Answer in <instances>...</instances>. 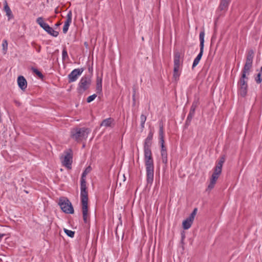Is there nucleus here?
Listing matches in <instances>:
<instances>
[{
    "instance_id": "ddd939ff",
    "label": "nucleus",
    "mask_w": 262,
    "mask_h": 262,
    "mask_svg": "<svg viewBox=\"0 0 262 262\" xmlns=\"http://www.w3.org/2000/svg\"><path fill=\"white\" fill-rule=\"evenodd\" d=\"M17 83L19 87L22 90H24L26 89L27 86V82L25 78L22 76H20L17 78Z\"/></svg>"
},
{
    "instance_id": "c9c22d12",
    "label": "nucleus",
    "mask_w": 262,
    "mask_h": 262,
    "mask_svg": "<svg viewBox=\"0 0 262 262\" xmlns=\"http://www.w3.org/2000/svg\"><path fill=\"white\" fill-rule=\"evenodd\" d=\"M69 26H70V25H68L64 23L63 27V30H62L63 33L66 34L67 32V31L69 29Z\"/></svg>"
},
{
    "instance_id": "7ed1b4c3",
    "label": "nucleus",
    "mask_w": 262,
    "mask_h": 262,
    "mask_svg": "<svg viewBox=\"0 0 262 262\" xmlns=\"http://www.w3.org/2000/svg\"><path fill=\"white\" fill-rule=\"evenodd\" d=\"M183 59L181 53L176 51L174 53L173 56V78L175 81L178 80L181 73V69L183 65Z\"/></svg>"
},
{
    "instance_id": "a878e982",
    "label": "nucleus",
    "mask_w": 262,
    "mask_h": 262,
    "mask_svg": "<svg viewBox=\"0 0 262 262\" xmlns=\"http://www.w3.org/2000/svg\"><path fill=\"white\" fill-rule=\"evenodd\" d=\"M64 231L69 237H73L74 236L75 232L74 231L68 230L67 229H64Z\"/></svg>"
},
{
    "instance_id": "e433bc0d",
    "label": "nucleus",
    "mask_w": 262,
    "mask_h": 262,
    "mask_svg": "<svg viewBox=\"0 0 262 262\" xmlns=\"http://www.w3.org/2000/svg\"><path fill=\"white\" fill-rule=\"evenodd\" d=\"M215 183H212V182H210L208 186V187L207 188V190H211L212 189H213V188L214 187V185H215Z\"/></svg>"
},
{
    "instance_id": "c03bdc74",
    "label": "nucleus",
    "mask_w": 262,
    "mask_h": 262,
    "mask_svg": "<svg viewBox=\"0 0 262 262\" xmlns=\"http://www.w3.org/2000/svg\"><path fill=\"white\" fill-rule=\"evenodd\" d=\"M60 25V23H57V24H56V26H59Z\"/></svg>"
},
{
    "instance_id": "37998d69",
    "label": "nucleus",
    "mask_w": 262,
    "mask_h": 262,
    "mask_svg": "<svg viewBox=\"0 0 262 262\" xmlns=\"http://www.w3.org/2000/svg\"><path fill=\"white\" fill-rule=\"evenodd\" d=\"M259 73H261V75H262V67H261L260 71Z\"/></svg>"
},
{
    "instance_id": "cd10ccee",
    "label": "nucleus",
    "mask_w": 262,
    "mask_h": 262,
    "mask_svg": "<svg viewBox=\"0 0 262 262\" xmlns=\"http://www.w3.org/2000/svg\"><path fill=\"white\" fill-rule=\"evenodd\" d=\"M141 125L142 127H144V123L146 120V116L144 115H141L140 117Z\"/></svg>"
},
{
    "instance_id": "5701e85b",
    "label": "nucleus",
    "mask_w": 262,
    "mask_h": 262,
    "mask_svg": "<svg viewBox=\"0 0 262 262\" xmlns=\"http://www.w3.org/2000/svg\"><path fill=\"white\" fill-rule=\"evenodd\" d=\"M72 12H71V11H69L67 14V20L64 22V23L68 25H70V24L72 22Z\"/></svg>"
},
{
    "instance_id": "c85d7f7f",
    "label": "nucleus",
    "mask_w": 262,
    "mask_h": 262,
    "mask_svg": "<svg viewBox=\"0 0 262 262\" xmlns=\"http://www.w3.org/2000/svg\"><path fill=\"white\" fill-rule=\"evenodd\" d=\"M255 80L257 83H260L262 81V77L261 73H259L255 78Z\"/></svg>"
},
{
    "instance_id": "bb28decb",
    "label": "nucleus",
    "mask_w": 262,
    "mask_h": 262,
    "mask_svg": "<svg viewBox=\"0 0 262 262\" xmlns=\"http://www.w3.org/2000/svg\"><path fill=\"white\" fill-rule=\"evenodd\" d=\"M159 135L161 139V144L162 143H164V130H163V127L162 126H160V131H159Z\"/></svg>"
},
{
    "instance_id": "0eeeda50",
    "label": "nucleus",
    "mask_w": 262,
    "mask_h": 262,
    "mask_svg": "<svg viewBox=\"0 0 262 262\" xmlns=\"http://www.w3.org/2000/svg\"><path fill=\"white\" fill-rule=\"evenodd\" d=\"M61 210L66 213L72 214L74 213V209L71 202L66 198H61L58 203Z\"/></svg>"
},
{
    "instance_id": "4c0bfd02",
    "label": "nucleus",
    "mask_w": 262,
    "mask_h": 262,
    "mask_svg": "<svg viewBox=\"0 0 262 262\" xmlns=\"http://www.w3.org/2000/svg\"><path fill=\"white\" fill-rule=\"evenodd\" d=\"M90 168L88 167L82 173V177H84L89 171Z\"/></svg>"
},
{
    "instance_id": "7c9ffc66",
    "label": "nucleus",
    "mask_w": 262,
    "mask_h": 262,
    "mask_svg": "<svg viewBox=\"0 0 262 262\" xmlns=\"http://www.w3.org/2000/svg\"><path fill=\"white\" fill-rule=\"evenodd\" d=\"M32 70H33V72L35 74H36L38 77H39L40 78H41L43 77L42 74L37 69L33 68Z\"/></svg>"
},
{
    "instance_id": "f03ea898",
    "label": "nucleus",
    "mask_w": 262,
    "mask_h": 262,
    "mask_svg": "<svg viewBox=\"0 0 262 262\" xmlns=\"http://www.w3.org/2000/svg\"><path fill=\"white\" fill-rule=\"evenodd\" d=\"M80 199L82 205L83 219L87 223L89 218L88 212V194L86 191V184H80Z\"/></svg>"
},
{
    "instance_id": "473e14b6",
    "label": "nucleus",
    "mask_w": 262,
    "mask_h": 262,
    "mask_svg": "<svg viewBox=\"0 0 262 262\" xmlns=\"http://www.w3.org/2000/svg\"><path fill=\"white\" fill-rule=\"evenodd\" d=\"M2 46H3V50L5 51V52H6V51L7 50V48H8V42H7V40H4L3 41Z\"/></svg>"
},
{
    "instance_id": "f8f14e48",
    "label": "nucleus",
    "mask_w": 262,
    "mask_h": 262,
    "mask_svg": "<svg viewBox=\"0 0 262 262\" xmlns=\"http://www.w3.org/2000/svg\"><path fill=\"white\" fill-rule=\"evenodd\" d=\"M153 137V134L150 132L147 138H146L144 142V150H150V145L151 144V140Z\"/></svg>"
},
{
    "instance_id": "72a5a7b5",
    "label": "nucleus",
    "mask_w": 262,
    "mask_h": 262,
    "mask_svg": "<svg viewBox=\"0 0 262 262\" xmlns=\"http://www.w3.org/2000/svg\"><path fill=\"white\" fill-rule=\"evenodd\" d=\"M225 160V158L224 157H222L220 161L217 163L216 165L222 168L223 164L224 163Z\"/></svg>"
},
{
    "instance_id": "f704fd0d",
    "label": "nucleus",
    "mask_w": 262,
    "mask_h": 262,
    "mask_svg": "<svg viewBox=\"0 0 262 262\" xmlns=\"http://www.w3.org/2000/svg\"><path fill=\"white\" fill-rule=\"evenodd\" d=\"M225 160V158L224 157H222L220 161L217 163L216 165L222 168L223 164L224 163Z\"/></svg>"
},
{
    "instance_id": "aec40b11",
    "label": "nucleus",
    "mask_w": 262,
    "mask_h": 262,
    "mask_svg": "<svg viewBox=\"0 0 262 262\" xmlns=\"http://www.w3.org/2000/svg\"><path fill=\"white\" fill-rule=\"evenodd\" d=\"M204 50L200 49V52L199 54L197 55V56L194 59L193 64H192V68H194L196 67L199 63L203 53Z\"/></svg>"
},
{
    "instance_id": "39448f33",
    "label": "nucleus",
    "mask_w": 262,
    "mask_h": 262,
    "mask_svg": "<svg viewBox=\"0 0 262 262\" xmlns=\"http://www.w3.org/2000/svg\"><path fill=\"white\" fill-rule=\"evenodd\" d=\"M90 132L88 128H76L71 132V136L76 140H81L86 138Z\"/></svg>"
},
{
    "instance_id": "58836bf2",
    "label": "nucleus",
    "mask_w": 262,
    "mask_h": 262,
    "mask_svg": "<svg viewBox=\"0 0 262 262\" xmlns=\"http://www.w3.org/2000/svg\"><path fill=\"white\" fill-rule=\"evenodd\" d=\"M62 57H63V58H65L66 57H68L67 52L65 50H63L62 51Z\"/></svg>"
},
{
    "instance_id": "393cba45",
    "label": "nucleus",
    "mask_w": 262,
    "mask_h": 262,
    "mask_svg": "<svg viewBox=\"0 0 262 262\" xmlns=\"http://www.w3.org/2000/svg\"><path fill=\"white\" fill-rule=\"evenodd\" d=\"M196 105L193 104L191 107L190 111L189 112V114L188 115L187 119H191L192 118V116L194 115V111L195 110Z\"/></svg>"
},
{
    "instance_id": "dca6fc26",
    "label": "nucleus",
    "mask_w": 262,
    "mask_h": 262,
    "mask_svg": "<svg viewBox=\"0 0 262 262\" xmlns=\"http://www.w3.org/2000/svg\"><path fill=\"white\" fill-rule=\"evenodd\" d=\"M36 23L37 24L39 25V26L42 28L45 31L49 26L48 24H47L44 21L43 17H39L36 19Z\"/></svg>"
},
{
    "instance_id": "ea45409f",
    "label": "nucleus",
    "mask_w": 262,
    "mask_h": 262,
    "mask_svg": "<svg viewBox=\"0 0 262 262\" xmlns=\"http://www.w3.org/2000/svg\"><path fill=\"white\" fill-rule=\"evenodd\" d=\"M86 184V182L85 181V180L83 179V177H82V179L81 180V184Z\"/></svg>"
},
{
    "instance_id": "9b49d317",
    "label": "nucleus",
    "mask_w": 262,
    "mask_h": 262,
    "mask_svg": "<svg viewBox=\"0 0 262 262\" xmlns=\"http://www.w3.org/2000/svg\"><path fill=\"white\" fill-rule=\"evenodd\" d=\"M83 71L82 69H75L73 70L68 75L69 82H73L75 81L78 77L81 75Z\"/></svg>"
},
{
    "instance_id": "412c9836",
    "label": "nucleus",
    "mask_w": 262,
    "mask_h": 262,
    "mask_svg": "<svg viewBox=\"0 0 262 262\" xmlns=\"http://www.w3.org/2000/svg\"><path fill=\"white\" fill-rule=\"evenodd\" d=\"M45 31L54 37H57L58 35V32L57 31H55L52 27L49 26L45 30Z\"/></svg>"
},
{
    "instance_id": "1a4fd4ad",
    "label": "nucleus",
    "mask_w": 262,
    "mask_h": 262,
    "mask_svg": "<svg viewBox=\"0 0 262 262\" xmlns=\"http://www.w3.org/2000/svg\"><path fill=\"white\" fill-rule=\"evenodd\" d=\"M197 209L194 208L189 216L183 221L182 223V226L184 229L187 230L191 227Z\"/></svg>"
},
{
    "instance_id": "9d476101",
    "label": "nucleus",
    "mask_w": 262,
    "mask_h": 262,
    "mask_svg": "<svg viewBox=\"0 0 262 262\" xmlns=\"http://www.w3.org/2000/svg\"><path fill=\"white\" fill-rule=\"evenodd\" d=\"M246 79H247V77L243 78L242 76L238 82L239 93L243 97L245 96L247 92V84Z\"/></svg>"
},
{
    "instance_id": "20e7f679",
    "label": "nucleus",
    "mask_w": 262,
    "mask_h": 262,
    "mask_svg": "<svg viewBox=\"0 0 262 262\" xmlns=\"http://www.w3.org/2000/svg\"><path fill=\"white\" fill-rule=\"evenodd\" d=\"M254 54V52L252 50L249 51L247 53L246 62L242 71V77L243 78H246V76L248 75L250 72L252 67Z\"/></svg>"
},
{
    "instance_id": "4be33fe9",
    "label": "nucleus",
    "mask_w": 262,
    "mask_h": 262,
    "mask_svg": "<svg viewBox=\"0 0 262 262\" xmlns=\"http://www.w3.org/2000/svg\"><path fill=\"white\" fill-rule=\"evenodd\" d=\"M205 33L202 31L200 33V49L204 50Z\"/></svg>"
},
{
    "instance_id": "2f4dec72",
    "label": "nucleus",
    "mask_w": 262,
    "mask_h": 262,
    "mask_svg": "<svg viewBox=\"0 0 262 262\" xmlns=\"http://www.w3.org/2000/svg\"><path fill=\"white\" fill-rule=\"evenodd\" d=\"M96 97L97 95L96 94H93L91 96H89L87 98V102L88 103L92 102L96 98Z\"/></svg>"
},
{
    "instance_id": "4468645a",
    "label": "nucleus",
    "mask_w": 262,
    "mask_h": 262,
    "mask_svg": "<svg viewBox=\"0 0 262 262\" xmlns=\"http://www.w3.org/2000/svg\"><path fill=\"white\" fill-rule=\"evenodd\" d=\"M114 119L112 118H108L103 120L100 124V126L105 127H112Z\"/></svg>"
},
{
    "instance_id": "6e6552de",
    "label": "nucleus",
    "mask_w": 262,
    "mask_h": 262,
    "mask_svg": "<svg viewBox=\"0 0 262 262\" xmlns=\"http://www.w3.org/2000/svg\"><path fill=\"white\" fill-rule=\"evenodd\" d=\"M91 84V79L88 76L82 77L78 84V90L82 93L86 90Z\"/></svg>"
},
{
    "instance_id": "79ce46f5",
    "label": "nucleus",
    "mask_w": 262,
    "mask_h": 262,
    "mask_svg": "<svg viewBox=\"0 0 262 262\" xmlns=\"http://www.w3.org/2000/svg\"><path fill=\"white\" fill-rule=\"evenodd\" d=\"M2 120L1 115L0 114V123L1 122Z\"/></svg>"
},
{
    "instance_id": "2eb2a0df",
    "label": "nucleus",
    "mask_w": 262,
    "mask_h": 262,
    "mask_svg": "<svg viewBox=\"0 0 262 262\" xmlns=\"http://www.w3.org/2000/svg\"><path fill=\"white\" fill-rule=\"evenodd\" d=\"M161 156L162 162L167 164V155L166 149L164 146L163 143L161 144Z\"/></svg>"
},
{
    "instance_id": "423d86ee",
    "label": "nucleus",
    "mask_w": 262,
    "mask_h": 262,
    "mask_svg": "<svg viewBox=\"0 0 262 262\" xmlns=\"http://www.w3.org/2000/svg\"><path fill=\"white\" fill-rule=\"evenodd\" d=\"M73 152L71 149H69L64 151L61 157V161L62 165L68 169L71 168L72 163Z\"/></svg>"
},
{
    "instance_id": "a19ab883",
    "label": "nucleus",
    "mask_w": 262,
    "mask_h": 262,
    "mask_svg": "<svg viewBox=\"0 0 262 262\" xmlns=\"http://www.w3.org/2000/svg\"><path fill=\"white\" fill-rule=\"evenodd\" d=\"M4 234H0V239H2L4 236Z\"/></svg>"
},
{
    "instance_id": "b1692460",
    "label": "nucleus",
    "mask_w": 262,
    "mask_h": 262,
    "mask_svg": "<svg viewBox=\"0 0 262 262\" xmlns=\"http://www.w3.org/2000/svg\"><path fill=\"white\" fill-rule=\"evenodd\" d=\"M222 167L216 165L212 174L219 177L220 174L222 172Z\"/></svg>"
},
{
    "instance_id": "a211bd4d",
    "label": "nucleus",
    "mask_w": 262,
    "mask_h": 262,
    "mask_svg": "<svg viewBox=\"0 0 262 262\" xmlns=\"http://www.w3.org/2000/svg\"><path fill=\"white\" fill-rule=\"evenodd\" d=\"M102 77L97 76L96 80V92L97 93H100L102 92Z\"/></svg>"
},
{
    "instance_id": "c756f323",
    "label": "nucleus",
    "mask_w": 262,
    "mask_h": 262,
    "mask_svg": "<svg viewBox=\"0 0 262 262\" xmlns=\"http://www.w3.org/2000/svg\"><path fill=\"white\" fill-rule=\"evenodd\" d=\"M219 177L215 176L214 174H212L211 177L210 178V182L212 183H216L217 180L218 179Z\"/></svg>"
},
{
    "instance_id": "f3484780",
    "label": "nucleus",
    "mask_w": 262,
    "mask_h": 262,
    "mask_svg": "<svg viewBox=\"0 0 262 262\" xmlns=\"http://www.w3.org/2000/svg\"><path fill=\"white\" fill-rule=\"evenodd\" d=\"M4 11H5V12L6 13V15L8 17V19H10L11 18H12V17H13V15L12 14V11L10 8V7H9L8 3L6 1L4 2Z\"/></svg>"
},
{
    "instance_id": "f257e3e1",
    "label": "nucleus",
    "mask_w": 262,
    "mask_h": 262,
    "mask_svg": "<svg viewBox=\"0 0 262 262\" xmlns=\"http://www.w3.org/2000/svg\"><path fill=\"white\" fill-rule=\"evenodd\" d=\"M144 160L146 167L147 181L151 183L154 179V160L151 150H144Z\"/></svg>"
},
{
    "instance_id": "6ab92c4d",
    "label": "nucleus",
    "mask_w": 262,
    "mask_h": 262,
    "mask_svg": "<svg viewBox=\"0 0 262 262\" xmlns=\"http://www.w3.org/2000/svg\"><path fill=\"white\" fill-rule=\"evenodd\" d=\"M231 0H221L220 9L222 11H225L227 9Z\"/></svg>"
}]
</instances>
